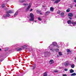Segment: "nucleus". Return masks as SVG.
I'll return each mask as SVG.
<instances>
[{
  "label": "nucleus",
  "mask_w": 76,
  "mask_h": 76,
  "mask_svg": "<svg viewBox=\"0 0 76 76\" xmlns=\"http://www.w3.org/2000/svg\"><path fill=\"white\" fill-rule=\"evenodd\" d=\"M13 13V11L12 10H10L8 11L7 12V14L5 15H3V19H7L8 17L10 16V14L9 13Z\"/></svg>",
  "instance_id": "obj_1"
},
{
  "label": "nucleus",
  "mask_w": 76,
  "mask_h": 76,
  "mask_svg": "<svg viewBox=\"0 0 76 76\" xmlns=\"http://www.w3.org/2000/svg\"><path fill=\"white\" fill-rule=\"evenodd\" d=\"M52 44L50 45V46L48 47V48H49L50 50H53V45L54 47L56 46V47H58V48H60V46H58V45L57 44V42H52Z\"/></svg>",
  "instance_id": "obj_2"
},
{
  "label": "nucleus",
  "mask_w": 76,
  "mask_h": 76,
  "mask_svg": "<svg viewBox=\"0 0 76 76\" xmlns=\"http://www.w3.org/2000/svg\"><path fill=\"white\" fill-rule=\"evenodd\" d=\"M29 21H34V15L32 13H30V14Z\"/></svg>",
  "instance_id": "obj_3"
},
{
  "label": "nucleus",
  "mask_w": 76,
  "mask_h": 76,
  "mask_svg": "<svg viewBox=\"0 0 76 76\" xmlns=\"http://www.w3.org/2000/svg\"><path fill=\"white\" fill-rule=\"evenodd\" d=\"M31 5H32V4H31V3H29V4L28 7L26 9L27 10H29V9L31 8Z\"/></svg>",
  "instance_id": "obj_4"
},
{
  "label": "nucleus",
  "mask_w": 76,
  "mask_h": 76,
  "mask_svg": "<svg viewBox=\"0 0 76 76\" xmlns=\"http://www.w3.org/2000/svg\"><path fill=\"white\" fill-rule=\"evenodd\" d=\"M55 0H56V1L54 2V3L57 4V3H58V2H59L61 0H53V1H55Z\"/></svg>",
  "instance_id": "obj_5"
},
{
  "label": "nucleus",
  "mask_w": 76,
  "mask_h": 76,
  "mask_svg": "<svg viewBox=\"0 0 76 76\" xmlns=\"http://www.w3.org/2000/svg\"><path fill=\"white\" fill-rule=\"evenodd\" d=\"M50 13V11H47L45 13V15H48Z\"/></svg>",
  "instance_id": "obj_6"
},
{
  "label": "nucleus",
  "mask_w": 76,
  "mask_h": 76,
  "mask_svg": "<svg viewBox=\"0 0 76 76\" xmlns=\"http://www.w3.org/2000/svg\"><path fill=\"white\" fill-rule=\"evenodd\" d=\"M18 10L15 13L14 15V17H16V16H17V15H18Z\"/></svg>",
  "instance_id": "obj_7"
},
{
  "label": "nucleus",
  "mask_w": 76,
  "mask_h": 76,
  "mask_svg": "<svg viewBox=\"0 0 76 76\" xmlns=\"http://www.w3.org/2000/svg\"><path fill=\"white\" fill-rule=\"evenodd\" d=\"M49 63L51 64H53V63H54V61L53 60H51L49 61Z\"/></svg>",
  "instance_id": "obj_8"
},
{
  "label": "nucleus",
  "mask_w": 76,
  "mask_h": 76,
  "mask_svg": "<svg viewBox=\"0 0 76 76\" xmlns=\"http://www.w3.org/2000/svg\"><path fill=\"white\" fill-rule=\"evenodd\" d=\"M73 15L72 13H69L68 14V16H69V17H72Z\"/></svg>",
  "instance_id": "obj_9"
},
{
  "label": "nucleus",
  "mask_w": 76,
  "mask_h": 76,
  "mask_svg": "<svg viewBox=\"0 0 76 76\" xmlns=\"http://www.w3.org/2000/svg\"><path fill=\"white\" fill-rule=\"evenodd\" d=\"M67 23H68V24H69V25H70L72 23V22H71V20H68L67 21Z\"/></svg>",
  "instance_id": "obj_10"
},
{
  "label": "nucleus",
  "mask_w": 76,
  "mask_h": 76,
  "mask_svg": "<svg viewBox=\"0 0 76 76\" xmlns=\"http://www.w3.org/2000/svg\"><path fill=\"white\" fill-rule=\"evenodd\" d=\"M72 24H73V26H75L76 25V21L72 22Z\"/></svg>",
  "instance_id": "obj_11"
},
{
  "label": "nucleus",
  "mask_w": 76,
  "mask_h": 76,
  "mask_svg": "<svg viewBox=\"0 0 76 76\" xmlns=\"http://www.w3.org/2000/svg\"><path fill=\"white\" fill-rule=\"evenodd\" d=\"M16 50L17 51H21L22 50V48H18V49H16Z\"/></svg>",
  "instance_id": "obj_12"
},
{
  "label": "nucleus",
  "mask_w": 76,
  "mask_h": 76,
  "mask_svg": "<svg viewBox=\"0 0 76 76\" xmlns=\"http://www.w3.org/2000/svg\"><path fill=\"white\" fill-rule=\"evenodd\" d=\"M22 47L23 48V49H25V48H27V45H24L22 46Z\"/></svg>",
  "instance_id": "obj_13"
},
{
  "label": "nucleus",
  "mask_w": 76,
  "mask_h": 76,
  "mask_svg": "<svg viewBox=\"0 0 76 76\" xmlns=\"http://www.w3.org/2000/svg\"><path fill=\"white\" fill-rule=\"evenodd\" d=\"M50 10L51 12H53V10H54V8L53 7H51L50 8Z\"/></svg>",
  "instance_id": "obj_14"
},
{
  "label": "nucleus",
  "mask_w": 76,
  "mask_h": 76,
  "mask_svg": "<svg viewBox=\"0 0 76 76\" xmlns=\"http://www.w3.org/2000/svg\"><path fill=\"white\" fill-rule=\"evenodd\" d=\"M76 74L75 73H74L71 74V76H76Z\"/></svg>",
  "instance_id": "obj_15"
},
{
  "label": "nucleus",
  "mask_w": 76,
  "mask_h": 76,
  "mask_svg": "<svg viewBox=\"0 0 76 76\" xmlns=\"http://www.w3.org/2000/svg\"><path fill=\"white\" fill-rule=\"evenodd\" d=\"M74 72V70H73L72 69H71L70 70V73H73Z\"/></svg>",
  "instance_id": "obj_16"
},
{
  "label": "nucleus",
  "mask_w": 76,
  "mask_h": 76,
  "mask_svg": "<svg viewBox=\"0 0 76 76\" xmlns=\"http://www.w3.org/2000/svg\"><path fill=\"white\" fill-rule=\"evenodd\" d=\"M48 52L47 51L45 52L44 53V54L45 56H47L48 54Z\"/></svg>",
  "instance_id": "obj_17"
},
{
  "label": "nucleus",
  "mask_w": 76,
  "mask_h": 76,
  "mask_svg": "<svg viewBox=\"0 0 76 76\" xmlns=\"http://www.w3.org/2000/svg\"><path fill=\"white\" fill-rule=\"evenodd\" d=\"M25 1V0H20V3H23Z\"/></svg>",
  "instance_id": "obj_18"
},
{
  "label": "nucleus",
  "mask_w": 76,
  "mask_h": 76,
  "mask_svg": "<svg viewBox=\"0 0 76 76\" xmlns=\"http://www.w3.org/2000/svg\"><path fill=\"white\" fill-rule=\"evenodd\" d=\"M38 19L39 21H41V20H42V19L40 17H38Z\"/></svg>",
  "instance_id": "obj_19"
},
{
  "label": "nucleus",
  "mask_w": 76,
  "mask_h": 76,
  "mask_svg": "<svg viewBox=\"0 0 76 76\" xmlns=\"http://www.w3.org/2000/svg\"><path fill=\"white\" fill-rule=\"evenodd\" d=\"M58 54L59 56H62V53L61 52H58Z\"/></svg>",
  "instance_id": "obj_20"
},
{
  "label": "nucleus",
  "mask_w": 76,
  "mask_h": 76,
  "mask_svg": "<svg viewBox=\"0 0 76 76\" xmlns=\"http://www.w3.org/2000/svg\"><path fill=\"white\" fill-rule=\"evenodd\" d=\"M64 14L63 12H62L61 14V16L63 17L64 16Z\"/></svg>",
  "instance_id": "obj_21"
},
{
  "label": "nucleus",
  "mask_w": 76,
  "mask_h": 76,
  "mask_svg": "<svg viewBox=\"0 0 76 76\" xmlns=\"http://www.w3.org/2000/svg\"><path fill=\"white\" fill-rule=\"evenodd\" d=\"M71 67L72 68H74V67H75V65L74 64L72 65H71Z\"/></svg>",
  "instance_id": "obj_22"
},
{
  "label": "nucleus",
  "mask_w": 76,
  "mask_h": 76,
  "mask_svg": "<svg viewBox=\"0 0 76 76\" xmlns=\"http://www.w3.org/2000/svg\"><path fill=\"white\" fill-rule=\"evenodd\" d=\"M43 76H47V73L45 72L44 73V75Z\"/></svg>",
  "instance_id": "obj_23"
},
{
  "label": "nucleus",
  "mask_w": 76,
  "mask_h": 76,
  "mask_svg": "<svg viewBox=\"0 0 76 76\" xmlns=\"http://www.w3.org/2000/svg\"><path fill=\"white\" fill-rule=\"evenodd\" d=\"M64 65L65 66H68V64L67 63H64Z\"/></svg>",
  "instance_id": "obj_24"
},
{
  "label": "nucleus",
  "mask_w": 76,
  "mask_h": 76,
  "mask_svg": "<svg viewBox=\"0 0 76 76\" xmlns=\"http://www.w3.org/2000/svg\"><path fill=\"white\" fill-rule=\"evenodd\" d=\"M67 53H69V52H70V50L69 49H67L66 50Z\"/></svg>",
  "instance_id": "obj_25"
},
{
  "label": "nucleus",
  "mask_w": 76,
  "mask_h": 76,
  "mask_svg": "<svg viewBox=\"0 0 76 76\" xmlns=\"http://www.w3.org/2000/svg\"><path fill=\"white\" fill-rule=\"evenodd\" d=\"M66 12H70V9H68L66 10Z\"/></svg>",
  "instance_id": "obj_26"
},
{
  "label": "nucleus",
  "mask_w": 76,
  "mask_h": 76,
  "mask_svg": "<svg viewBox=\"0 0 76 76\" xmlns=\"http://www.w3.org/2000/svg\"><path fill=\"white\" fill-rule=\"evenodd\" d=\"M21 45L20 44H18L16 45V46H20Z\"/></svg>",
  "instance_id": "obj_27"
},
{
  "label": "nucleus",
  "mask_w": 76,
  "mask_h": 76,
  "mask_svg": "<svg viewBox=\"0 0 76 76\" xmlns=\"http://www.w3.org/2000/svg\"><path fill=\"white\" fill-rule=\"evenodd\" d=\"M24 4L25 6H28V4H24L23 5H24Z\"/></svg>",
  "instance_id": "obj_28"
},
{
  "label": "nucleus",
  "mask_w": 76,
  "mask_h": 76,
  "mask_svg": "<svg viewBox=\"0 0 76 76\" xmlns=\"http://www.w3.org/2000/svg\"><path fill=\"white\" fill-rule=\"evenodd\" d=\"M5 6V5H4V4H3L2 5L1 7L3 8V7H4Z\"/></svg>",
  "instance_id": "obj_29"
},
{
  "label": "nucleus",
  "mask_w": 76,
  "mask_h": 76,
  "mask_svg": "<svg viewBox=\"0 0 76 76\" xmlns=\"http://www.w3.org/2000/svg\"><path fill=\"white\" fill-rule=\"evenodd\" d=\"M62 44V42H60L58 43V44L59 45H61Z\"/></svg>",
  "instance_id": "obj_30"
},
{
  "label": "nucleus",
  "mask_w": 76,
  "mask_h": 76,
  "mask_svg": "<svg viewBox=\"0 0 76 76\" xmlns=\"http://www.w3.org/2000/svg\"><path fill=\"white\" fill-rule=\"evenodd\" d=\"M57 13L58 14H60V11L58 10L57 12Z\"/></svg>",
  "instance_id": "obj_31"
},
{
  "label": "nucleus",
  "mask_w": 76,
  "mask_h": 76,
  "mask_svg": "<svg viewBox=\"0 0 76 76\" xmlns=\"http://www.w3.org/2000/svg\"><path fill=\"white\" fill-rule=\"evenodd\" d=\"M58 51H59V50L58 49H56V52H58Z\"/></svg>",
  "instance_id": "obj_32"
},
{
  "label": "nucleus",
  "mask_w": 76,
  "mask_h": 76,
  "mask_svg": "<svg viewBox=\"0 0 76 76\" xmlns=\"http://www.w3.org/2000/svg\"><path fill=\"white\" fill-rule=\"evenodd\" d=\"M54 72H56V73H58V70H56L54 71Z\"/></svg>",
  "instance_id": "obj_33"
},
{
  "label": "nucleus",
  "mask_w": 76,
  "mask_h": 76,
  "mask_svg": "<svg viewBox=\"0 0 76 76\" xmlns=\"http://www.w3.org/2000/svg\"><path fill=\"white\" fill-rule=\"evenodd\" d=\"M32 10H33V9H31L29 11H30V12H32Z\"/></svg>",
  "instance_id": "obj_34"
},
{
  "label": "nucleus",
  "mask_w": 76,
  "mask_h": 76,
  "mask_svg": "<svg viewBox=\"0 0 76 76\" xmlns=\"http://www.w3.org/2000/svg\"><path fill=\"white\" fill-rule=\"evenodd\" d=\"M8 50V48H7L5 50V51H6Z\"/></svg>",
  "instance_id": "obj_35"
},
{
  "label": "nucleus",
  "mask_w": 76,
  "mask_h": 76,
  "mask_svg": "<svg viewBox=\"0 0 76 76\" xmlns=\"http://www.w3.org/2000/svg\"><path fill=\"white\" fill-rule=\"evenodd\" d=\"M64 70H65V71H66H66H67V69H64Z\"/></svg>",
  "instance_id": "obj_36"
},
{
  "label": "nucleus",
  "mask_w": 76,
  "mask_h": 76,
  "mask_svg": "<svg viewBox=\"0 0 76 76\" xmlns=\"http://www.w3.org/2000/svg\"><path fill=\"white\" fill-rule=\"evenodd\" d=\"M62 76H67V75H66V74H64Z\"/></svg>",
  "instance_id": "obj_37"
},
{
  "label": "nucleus",
  "mask_w": 76,
  "mask_h": 76,
  "mask_svg": "<svg viewBox=\"0 0 76 76\" xmlns=\"http://www.w3.org/2000/svg\"><path fill=\"white\" fill-rule=\"evenodd\" d=\"M57 57H59V55H57Z\"/></svg>",
  "instance_id": "obj_38"
},
{
  "label": "nucleus",
  "mask_w": 76,
  "mask_h": 76,
  "mask_svg": "<svg viewBox=\"0 0 76 76\" xmlns=\"http://www.w3.org/2000/svg\"><path fill=\"white\" fill-rule=\"evenodd\" d=\"M69 18L71 20L72 19V18H71V17H69Z\"/></svg>",
  "instance_id": "obj_39"
},
{
  "label": "nucleus",
  "mask_w": 76,
  "mask_h": 76,
  "mask_svg": "<svg viewBox=\"0 0 76 76\" xmlns=\"http://www.w3.org/2000/svg\"><path fill=\"white\" fill-rule=\"evenodd\" d=\"M35 68V66H34L33 68V69H34Z\"/></svg>",
  "instance_id": "obj_40"
},
{
  "label": "nucleus",
  "mask_w": 76,
  "mask_h": 76,
  "mask_svg": "<svg viewBox=\"0 0 76 76\" xmlns=\"http://www.w3.org/2000/svg\"><path fill=\"white\" fill-rule=\"evenodd\" d=\"M74 2L76 3V0H74Z\"/></svg>",
  "instance_id": "obj_41"
},
{
  "label": "nucleus",
  "mask_w": 76,
  "mask_h": 76,
  "mask_svg": "<svg viewBox=\"0 0 76 76\" xmlns=\"http://www.w3.org/2000/svg\"><path fill=\"white\" fill-rule=\"evenodd\" d=\"M34 22H35L36 23H37V21L35 20V21H34Z\"/></svg>",
  "instance_id": "obj_42"
},
{
  "label": "nucleus",
  "mask_w": 76,
  "mask_h": 76,
  "mask_svg": "<svg viewBox=\"0 0 76 76\" xmlns=\"http://www.w3.org/2000/svg\"><path fill=\"white\" fill-rule=\"evenodd\" d=\"M1 49H0V51H1Z\"/></svg>",
  "instance_id": "obj_43"
},
{
  "label": "nucleus",
  "mask_w": 76,
  "mask_h": 76,
  "mask_svg": "<svg viewBox=\"0 0 76 76\" xmlns=\"http://www.w3.org/2000/svg\"><path fill=\"white\" fill-rule=\"evenodd\" d=\"M40 15H42V13H40Z\"/></svg>",
  "instance_id": "obj_44"
},
{
  "label": "nucleus",
  "mask_w": 76,
  "mask_h": 76,
  "mask_svg": "<svg viewBox=\"0 0 76 76\" xmlns=\"http://www.w3.org/2000/svg\"><path fill=\"white\" fill-rule=\"evenodd\" d=\"M75 7H76V4L75 5Z\"/></svg>",
  "instance_id": "obj_45"
},
{
  "label": "nucleus",
  "mask_w": 76,
  "mask_h": 76,
  "mask_svg": "<svg viewBox=\"0 0 76 76\" xmlns=\"http://www.w3.org/2000/svg\"><path fill=\"white\" fill-rule=\"evenodd\" d=\"M75 18H76V15L75 16Z\"/></svg>",
  "instance_id": "obj_46"
},
{
  "label": "nucleus",
  "mask_w": 76,
  "mask_h": 76,
  "mask_svg": "<svg viewBox=\"0 0 76 76\" xmlns=\"http://www.w3.org/2000/svg\"><path fill=\"white\" fill-rule=\"evenodd\" d=\"M73 7V6H71V7Z\"/></svg>",
  "instance_id": "obj_47"
},
{
  "label": "nucleus",
  "mask_w": 76,
  "mask_h": 76,
  "mask_svg": "<svg viewBox=\"0 0 76 76\" xmlns=\"http://www.w3.org/2000/svg\"><path fill=\"white\" fill-rule=\"evenodd\" d=\"M1 60H2V59H1Z\"/></svg>",
  "instance_id": "obj_48"
}]
</instances>
